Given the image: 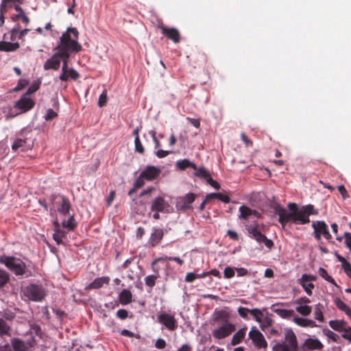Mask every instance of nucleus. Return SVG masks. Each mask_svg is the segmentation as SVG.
I'll return each mask as SVG.
<instances>
[{
    "label": "nucleus",
    "instance_id": "393cba45",
    "mask_svg": "<svg viewBox=\"0 0 351 351\" xmlns=\"http://www.w3.org/2000/svg\"><path fill=\"white\" fill-rule=\"evenodd\" d=\"M14 9L18 12V14L12 17L13 21H16L18 19H21L22 22L25 24L27 25L29 23V19L25 14V12L22 9V8L19 5H15Z\"/></svg>",
    "mask_w": 351,
    "mask_h": 351
},
{
    "label": "nucleus",
    "instance_id": "2f4dec72",
    "mask_svg": "<svg viewBox=\"0 0 351 351\" xmlns=\"http://www.w3.org/2000/svg\"><path fill=\"white\" fill-rule=\"evenodd\" d=\"M323 311L324 306L320 303L317 304L314 307V318L320 322H324Z\"/></svg>",
    "mask_w": 351,
    "mask_h": 351
},
{
    "label": "nucleus",
    "instance_id": "79ce46f5",
    "mask_svg": "<svg viewBox=\"0 0 351 351\" xmlns=\"http://www.w3.org/2000/svg\"><path fill=\"white\" fill-rule=\"evenodd\" d=\"M177 166L179 169L182 170H184L187 167H192L193 169H197L196 165L190 162L187 159H184L182 160L178 161Z\"/></svg>",
    "mask_w": 351,
    "mask_h": 351
},
{
    "label": "nucleus",
    "instance_id": "6e6552de",
    "mask_svg": "<svg viewBox=\"0 0 351 351\" xmlns=\"http://www.w3.org/2000/svg\"><path fill=\"white\" fill-rule=\"evenodd\" d=\"M249 337L257 348H266L267 347V343L263 335L256 327L252 328L249 332Z\"/></svg>",
    "mask_w": 351,
    "mask_h": 351
},
{
    "label": "nucleus",
    "instance_id": "f8f14e48",
    "mask_svg": "<svg viewBox=\"0 0 351 351\" xmlns=\"http://www.w3.org/2000/svg\"><path fill=\"white\" fill-rule=\"evenodd\" d=\"M248 232L257 242L264 243L267 247L270 249L274 245L273 241L263 234L256 227L249 228Z\"/></svg>",
    "mask_w": 351,
    "mask_h": 351
},
{
    "label": "nucleus",
    "instance_id": "aec40b11",
    "mask_svg": "<svg viewBox=\"0 0 351 351\" xmlns=\"http://www.w3.org/2000/svg\"><path fill=\"white\" fill-rule=\"evenodd\" d=\"M240 211V219H243L245 220H248L250 216L253 215L256 218L260 217V213L255 210H252L249 207L246 206H241L239 208Z\"/></svg>",
    "mask_w": 351,
    "mask_h": 351
},
{
    "label": "nucleus",
    "instance_id": "4be33fe9",
    "mask_svg": "<svg viewBox=\"0 0 351 351\" xmlns=\"http://www.w3.org/2000/svg\"><path fill=\"white\" fill-rule=\"evenodd\" d=\"M304 346L311 350H322L324 348L323 343L317 339L308 338L305 340Z\"/></svg>",
    "mask_w": 351,
    "mask_h": 351
},
{
    "label": "nucleus",
    "instance_id": "2eb2a0df",
    "mask_svg": "<svg viewBox=\"0 0 351 351\" xmlns=\"http://www.w3.org/2000/svg\"><path fill=\"white\" fill-rule=\"evenodd\" d=\"M158 27L161 30L162 34L167 38L172 40L175 43H178L180 40V34L176 28H169L162 24H159Z\"/></svg>",
    "mask_w": 351,
    "mask_h": 351
},
{
    "label": "nucleus",
    "instance_id": "7ed1b4c3",
    "mask_svg": "<svg viewBox=\"0 0 351 351\" xmlns=\"http://www.w3.org/2000/svg\"><path fill=\"white\" fill-rule=\"evenodd\" d=\"M284 339L273 347V351H298L297 337L291 328H284Z\"/></svg>",
    "mask_w": 351,
    "mask_h": 351
},
{
    "label": "nucleus",
    "instance_id": "052dcab7",
    "mask_svg": "<svg viewBox=\"0 0 351 351\" xmlns=\"http://www.w3.org/2000/svg\"><path fill=\"white\" fill-rule=\"evenodd\" d=\"M343 332L341 337L351 342V327H346Z\"/></svg>",
    "mask_w": 351,
    "mask_h": 351
},
{
    "label": "nucleus",
    "instance_id": "412c9836",
    "mask_svg": "<svg viewBox=\"0 0 351 351\" xmlns=\"http://www.w3.org/2000/svg\"><path fill=\"white\" fill-rule=\"evenodd\" d=\"M31 144L28 143L27 138H16L14 140L12 149L14 151L20 149L21 151H26L31 148Z\"/></svg>",
    "mask_w": 351,
    "mask_h": 351
},
{
    "label": "nucleus",
    "instance_id": "4d7b16f0",
    "mask_svg": "<svg viewBox=\"0 0 351 351\" xmlns=\"http://www.w3.org/2000/svg\"><path fill=\"white\" fill-rule=\"evenodd\" d=\"M145 178L142 177V175L140 174V176L137 178V179L134 183L135 188L138 189L143 186L145 185Z\"/></svg>",
    "mask_w": 351,
    "mask_h": 351
},
{
    "label": "nucleus",
    "instance_id": "3c124183",
    "mask_svg": "<svg viewBox=\"0 0 351 351\" xmlns=\"http://www.w3.org/2000/svg\"><path fill=\"white\" fill-rule=\"evenodd\" d=\"M28 84V81L25 79L19 80L17 85L12 89V91L17 92L24 88Z\"/></svg>",
    "mask_w": 351,
    "mask_h": 351
},
{
    "label": "nucleus",
    "instance_id": "69168bd1",
    "mask_svg": "<svg viewBox=\"0 0 351 351\" xmlns=\"http://www.w3.org/2000/svg\"><path fill=\"white\" fill-rule=\"evenodd\" d=\"M344 238H345V243H346V246L351 251V233L345 232Z\"/></svg>",
    "mask_w": 351,
    "mask_h": 351
},
{
    "label": "nucleus",
    "instance_id": "de8ad7c7",
    "mask_svg": "<svg viewBox=\"0 0 351 351\" xmlns=\"http://www.w3.org/2000/svg\"><path fill=\"white\" fill-rule=\"evenodd\" d=\"M8 274L6 271L0 269V288L3 287L8 282Z\"/></svg>",
    "mask_w": 351,
    "mask_h": 351
},
{
    "label": "nucleus",
    "instance_id": "0e129e2a",
    "mask_svg": "<svg viewBox=\"0 0 351 351\" xmlns=\"http://www.w3.org/2000/svg\"><path fill=\"white\" fill-rule=\"evenodd\" d=\"M217 199L224 203H228L230 201V199L228 195L221 193H217Z\"/></svg>",
    "mask_w": 351,
    "mask_h": 351
},
{
    "label": "nucleus",
    "instance_id": "4468645a",
    "mask_svg": "<svg viewBox=\"0 0 351 351\" xmlns=\"http://www.w3.org/2000/svg\"><path fill=\"white\" fill-rule=\"evenodd\" d=\"M61 60L62 53L58 51L50 58L46 60L43 65V68L45 71L49 69L56 71L60 68Z\"/></svg>",
    "mask_w": 351,
    "mask_h": 351
},
{
    "label": "nucleus",
    "instance_id": "49530a36",
    "mask_svg": "<svg viewBox=\"0 0 351 351\" xmlns=\"http://www.w3.org/2000/svg\"><path fill=\"white\" fill-rule=\"evenodd\" d=\"M62 226L64 228H68L70 230H73L76 226V223H75L73 216H71L67 221H63Z\"/></svg>",
    "mask_w": 351,
    "mask_h": 351
},
{
    "label": "nucleus",
    "instance_id": "864d4df0",
    "mask_svg": "<svg viewBox=\"0 0 351 351\" xmlns=\"http://www.w3.org/2000/svg\"><path fill=\"white\" fill-rule=\"evenodd\" d=\"M135 151L140 154L144 153V147L140 141L139 137L135 138L134 140Z\"/></svg>",
    "mask_w": 351,
    "mask_h": 351
},
{
    "label": "nucleus",
    "instance_id": "a878e982",
    "mask_svg": "<svg viewBox=\"0 0 351 351\" xmlns=\"http://www.w3.org/2000/svg\"><path fill=\"white\" fill-rule=\"evenodd\" d=\"M346 322L343 319L330 320L329 322L330 327L338 332L343 331L346 328Z\"/></svg>",
    "mask_w": 351,
    "mask_h": 351
},
{
    "label": "nucleus",
    "instance_id": "8fccbe9b",
    "mask_svg": "<svg viewBox=\"0 0 351 351\" xmlns=\"http://www.w3.org/2000/svg\"><path fill=\"white\" fill-rule=\"evenodd\" d=\"M339 260L341 261L342 267L343 268L344 272L351 278V265L349 263L346 262L343 258L339 257Z\"/></svg>",
    "mask_w": 351,
    "mask_h": 351
},
{
    "label": "nucleus",
    "instance_id": "473e14b6",
    "mask_svg": "<svg viewBox=\"0 0 351 351\" xmlns=\"http://www.w3.org/2000/svg\"><path fill=\"white\" fill-rule=\"evenodd\" d=\"M245 330L246 328H243L239 330L232 337V344L235 346L241 342V341L244 339L245 336Z\"/></svg>",
    "mask_w": 351,
    "mask_h": 351
},
{
    "label": "nucleus",
    "instance_id": "a19ab883",
    "mask_svg": "<svg viewBox=\"0 0 351 351\" xmlns=\"http://www.w3.org/2000/svg\"><path fill=\"white\" fill-rule=\"evenodd\" d=\"M318 274L324 280L334 285L337 287H339L338 285L336 284L335 280L330 276L328 275L327 271L325 269L319 267L318 270Z\"/></svg>",
    "mask_w": 351,
    "mask_h": 351
},
{
    "label": "nucleus",
    "instance_id": "e433bc0d",
    "mask_svg": "<svg viewBox=\"0 0 351 351\" xmlns=\"http://www.w3.org/2000/svg\"><path fill=\"white\" fill-rule=\"evenodd\" d=\"M160 277L159 272L154 271V274L147 276L145 278V285L149 287H153L156 285V280Z\"/></svg>",
    "mask_w": 351,
    "mask_h": 351
},
{
    "label": "nucleus",
    "instance_id": "423d86ee",
    "mask_svg": "<svg viewBox=\"0 0 351 351\" xmlns=\"http://www.w3.org/2000/svg\"><path fill=\"white\" fill-rule=\"evenodd\" d=\"M62 66L59 79L62 82H66L69 78L76 80L80 77L79 73L73 68L69 67V59H62Z\"/></svg>",
    "mask_w": 351,
    "mask_h": 351
},
{
    "label": "nucleus",
    "instance_id": "5701e85b",
    "mask_svg": "<svg viewBox=\"0 0 351 351\" xmlns=\"http://www.w3.org/2000/svg\"><path fill=\"white\" fill-rule=\"evenodd\" d=\"M57 208L59 213L65 215L69 213L70 209L69 201L64 197H60L59 200L56 202Z\"/></svg>",
    "mask_w": 351,
    "mask_h": 351
},
{
    "label": "nucleus",
    "instance_id": "0eeeda50",
    "mask_svg": "<svg viewBox=\"0 0 351 351\" xmlns=\"http://www.w3.org/2000/svg\"><path fill=\"white\" fill-rule=\"evenodd\" d=\"M197 197V195L189 193L184 196L179 197L176 201V208L178 210L185 211L192 208V203Z\"/></svg>",
    "mask_w": 351,
    "mask_h": 351
},
{
    "label": "nucleus",
    "instance_id": "ddd939ff",
    "mask_svg": "<svg viewBox=\"0 0 351 351\" xmlns=\"http://www.w3.org/2000/svg\"><path fill=\"white\" fill-rule=\"evenodd\" d=\"M29 93L23 95L15 104V107L23 112L31 110L34 106V101L29 97Z\"/></svg>",
    "mask_w": 351,
    "mask_h": 351
},
{
    "label": "nucleus",
    "instance_id": "603ef678",
    "mask_svg": "<svg viewBox=\"0 0 351 351\" xmlns=\"http://www.w3.org/2000/svg\"><path fill=\"white\" fill-rule=\"evenodd\" d=\"M107 104V91L105 90L103 91V93L100 95L99 99H98V106L99 107H103L106 106Z\"/></svg>",
    "mask_w": 351,
    "mask_h": 351
},
{
    "label": "nucleus",
    "instance_id": "5fc2aeb1",
    "mask_svg": "<svg viewBox=\"0 0 351 351\" xmlns=\"http://www.w3.org/2000/svg\"><path fill=\"white\" fill-rule=\"evenodd\" d=\"M57 116L58 113L55 112L53 109L50 108L47 110V113L45 115V119L46 121H50L56 118Z\"/></svg>",
    "mask_w": 351,
    "mask_h": 351
},
{
    "label": "nucleus",
    "instance_id": "c03bdc74",
    "mask_svg": "<svg viewBox=\"0 0 351 351\" xmlns=\"http://www.w3.org/2000/svg\"><path fill=\"white\" fill-rule=\"evenodd\" d=\"M65 237V232L61 230H55L53 234V239L58 245L62 244V238Z\"/></svg>",
    "mask_w": 351,
    "mask_h": 351
},
{
    "label": "nucleus",
    "instance_id": "bb28decb",
    "mask_svg": "<svg viewBox=\"0 0 351 351\" xmlns=\"http://www.w3.org/2000/svg\"><path fill=\"white\" fill-rule=\"evenodd\" d=\"M163 237V232L161 229H154L151 234L149 242L152 246L160 243Z\"/></svg>",
    "mask_w": 351,
    "mask_h": 351
},
{
    "label": "nucleus",
    "instance_id": "37998d69",
    "mask_svg": "<svg viewBox=\"0 0 351 351\" xmlns=\"http://www.w3.org/2000/svg\"><path fill=\"white\" fill-rule=\"evenodd\" d=\"M196 171L195 173V176L201 178L205 179L206 181L209 180L211 177L208 171H207L204 167H200L199 169H195Z\"/></svg>",
    "mask_w": 351,
    "mask_h": 351
},
{
    "label": "nucleus",
    "instance_id": "72a5a7b5",
    "mask_svg": "<svg viewBox=\"0 0 351 351\" xmlns=\"http://www.w3.org/2000/svg\"><path fill=\"white\" fill-rule=\"evenodd\" d=\"M335 304L339 310L343 311L351 319V308L346 304L339 298L335 299Z\"/></svg>",
    "mask_w": 351,
    "mask_h": 351
},
{
    "label": "nucleus",
    "instance_id": "9b49d317",
    "mask_svg": "<svg viewBox=\"0 0 351 351\" xmlns=\"http://www.w3.org/2000/svg\"><path fill=\"white\" fill-rule=\"evenodd\" d=\"M278 306H289L288 303L280 302L271 306L272 311L282 319H291L295 316V311L293 309H285L278 308Z\"/></svg>",
    "mask_w": 351,
    "mask_h": 351
},
{
    "label": "nucleus",
    "instance_id": "774afa93",
    "mask_svg": "<svg viewBox=\"0 0 351 351\" xmlns=\"http://www.w3.org/2000/svg\"><path fill=\"white\" fill-rule=\"evenodd\" d=\"M155 346L158 348V349H163L165 348L166 346V342L164 339H158L156 340V343H155Z\"/></svg>",
    "mask_w": 351,
    "mask_h": 351
},
{
    "label": "nucleus",
    "instance_id": "a18cd8bd",
    "mask_svg": "<svg viewBox=\"0 0 351 351\" xmlns=\"http://www.w3.org/2000/svg\"><path fill=\"white\" fill-rule=\"evenodd\" d=\"M216 320L227 321L230 317V313L226 310L219 311L215 313Z\"/></svg>",
    "mask_w": 351,
    "mask_h": 351
},
{
    "label": "nucleus",
    "instance_id": "6e6d98bb",
    "mask_svg": "<svg viewBox=\"0 0 351 351\" xmlns=\"http://www.w3.org/2000/svg\"><path fill=\"white\" fill-rule=\"evenodd\" d=\"M250 309H248V308L243 307V306H240L238 308V313L241 317H243L245 319H248L249 317H248L247 313H250Z\"/></svg>",
    "mask_w": 351,
    "mask_h": 351
},
{
    "label": "nucleus",
    "instance_id": "338daca9",
    "mask_svg": "<svg viewBox=\"0 0 351 351\" xmlns=\"http://www.w3.org/2000/svg\"><path fill=\"white\" fill-rule=\"evenodd\" d=\"M241 138L242 141L245 143L246 147H250L252 145V141L247 138L245 133H241Z\"/></svg>",
    "mask_w": 351,
    "mask_h": 351
},
{
    "label": "nucleus",
    "instance_id": "f3484780",
    "mask_svg": "<svg viewBox=\"0 0 351 351\" xmlns=\"http://www.w3.org/2000/svg\"><path fill=\"white\" fill-rule=\"evenodd\" d=\"M169 206L168 202L162 197L159 196L152 202L151 210L154 212L164 213Z\"/></svg>",
    "mask_w": 351,
    "mask_h": 351
},
{
    "label": "nucleus",
    "instance_id": "f257e3e1",
    "mask_svg": "<svg viewBox=\"0 0 351 351\" xmlns=\"http://www.w3.org/2000/svg\"><path fill=\"white\" fill-rule=\"evenodd\" d=\"M289 210L280 206H276V213L279 215V222L283 226L289 222L293 221L297 224H305L310 221L309 215L317 214L314 211L312 205H306L302 208H298L295 203L288 204Z\"/></svg>",
    "mask_w": 351,
    "mask_h": 351
},
{
    "label": "nucleus",
    "instance_id": "13d9d810",
    "mask_svg": "<svg viewBox=\"0 0 351 351\" xmlns=\"http://www.w3.org/2000/svg\"><path fill=\"white\" fill-rule=\"evenodd\" d=\"M311 302L309 298L304 296L299 298L293 301V304H308Z\"/></svg>",
    "mask_w": 351,
    "mask_h": 351
},
{
    "label": "nucleus",
    "instance_id": "09e8293b",
    "mask_svg": "<svg viewBox=\"0 0 351 351\" xmlns=\"http://www.w3.org/2000/svg\"><path fill=\"white\" fill-rule=\"evenodd\" d=\"M323 332L328 338L330 339L334 342H337L339 336L336 333L329 329L323 330Z\"/></svg>",
    "mask_w": 351,
    "mask_h": 351
},
{
    "label": "nucleus",
    "instance_id": "7c9ffc66",
    "mask_svg": "<svg viewBox=\"0 0 351 351\" xmlns=\"http://www.w3.org/2000/svg\"><path fill=\"white\" fill-rule=\"evenodd\" d=\"M25 0H1L0 5L3 11H8L12 8H14L16 3H23Z\"/></svg>",
    "mask_w": 351,
    "mask_h": 351
},
{
    "label": "nucleus",
    "instance_id": "cd10ccee",
    "mask_svg": "<svg viewBox=\"0 0 351 351\" xmlns=\"http://www.w3.org/2000/svg\"><path fill=\"white\" fill-rule=\"evenodd\" d=\"M18 43H10L6 41L0 42V51H14L19 48Z\"/></svg>",
    "mask_w": 351,
    "mask_h": 351
},
{
    "label": "nucleus",
    "instance_id": "4c0bfd02",
    "mask_svg": "<svg viewBox=\"0 0 351 351\" xmlns=\"http://www.w3.org/2000/svg\"><path fill=\"white\" fill-rule=\"evenodd\" d=\"M250 313L254 317L256 321L260 324L261 327H263V318L264 317V315L258 308H253L250 309Z\"/></svg>",
    "mask_w": 351,
    "mask_h": 351
},
{
    "label": "nucleus",
    "instance_id": "e2e57ef3",
    "mask_svg": "<svg viewBox=\"0 0 351 351\" xmlns=\"http://www.w3.org/2000/svg\"><path fill=\"white\" fill-rule=\"evenodd\" d=\"M117 315L119 318H120L121 319H125L128 317V311L125 310V309H119L117 312Z\"/></svg>",
    "mask_w": 351,
    "mask_h": 351
},
{
    "label": "nucleus",
    "instance_id": "1a4fd4ad",
    "mask_svg": "<svg viewBox=\"0 0 351 351\" xmlns=\"http://www.w3.org/2000/svg\"><path fill=\"white\" fill-rule=\"evenodd\" d=\"M235 330V326L232 323H226L221 326L213 330V336L217 339H224L228 337Z\"/></svg>",
    "mask_w": 351,
    "mask_h": 351
},
{
    "label": "nucleus",
    "instance_id": "ea45409f",
    "mask_svg": "<svg viewBox=\"0 0 351 351\" xmlns=\"http://www.w3.org/2000/svg\"><path fill=\"white\" fill-rule=\"evenodd\" d=\"M29 31V29H24L20 31L18 28H14L11 31V40H14L16 36L18 38L21 39Z\"/></svg>",
    "mask_w": 351,
    "mask_h": 351
},
{
    "label": "nucleus",
    "instance_id": "f03ea898",
    "mask_svg": "<svg viewBox=\"0 0 351 351\" xmlns=\"http://www.w3.org/2000/svg\"><path fill=\"white\" fill-rule=\"evenodd\" d=\"M79 32L75 27H69L60 38L56 49L62 53V59H69L71 53H78L82 46L78 43Z\"/></svg>",
    "mask_w": 351,
    "mask_h": 351
},
{
    "label": "nucleus",
    "instance_id": "58836bf2",
    "mask_svg": "<svg viewBox=\"0 0 351 351\" xmlns=\"http://www.w3.org/2000/svg\"><path fill=\"white\" fill-rule=\"evenodd\" d=\"M11 330L10 326L4 320L0 317V336L10 335V331Z\"/></svg>",
    "mask_w": 351,
    "mask_h": 351
},
{
    "label": "nucleus",
    "instance_id": "680f3d73",
    "mask_svg": "<svg viewBox=\"0 0 351 351\" xmlns=\"http://www.w3.org/2000/svg\"><path fill=\"white\" fill-rule=\"evenodd\" d=\"M197 274L193 272H189L185 276V280L188 282H192L197 278Z\"/></svg>",
    "mask_w": 351,
    "mask_h": 351
},
{
    "label": "nucleus",
    "instance_id": "f704fd0d",
    "mask_svg": "<svg viewBox=\"0 0 351 351\" xmlns=\"http://www.w3.org/2000/svg\"><path fill=\"white\" fill-rule=\"evenodd\" d=\"M295 311L302 316L309 315L312 311V307L308 304H295Z\"/></svg>",
    "mask_w": 351,
    "mask_h": 351
},
{
    "label": "nucleus",
    "instance_id": "20e7f679",
    "mask_svg": "<svg viewBox=\"0 0 351 351\" xmlns=\"http://www.w3.org/2000/svg\"><path fill=\"white\" fill-rule=\"evenodd\" d=\"M0 263L4 264L16 275H23L25 273L26 265L21 259L14 256H3L0 258Z\"/></svg>",
    "mask_w": 351,
    "mask_h": 351
},
{
    "label": "nucleus",
    "instance_id": "9d476101",
    "mask_svg": "<svg viewBox=\"0 0 351 351\" xmlns=\"http://www.w3.org/2000/svg\"><path fill=\"white\" fill-rule=\"evenodd\" d=\"M312 226L314 229L315 237L317 240H320L322 235L328 240L332 238L328 232L327 225L324 221H318L317 222H313Z\"/></svg>",
    "mask_w": 351,
    "mask_h": 351
},
{
    "label": "nucleus",
    "instance_id": "a211bd4d",
    "mask_svg": "<svg viewBox=\"0 0 351 351\" xmlns=\"http://www.w3.org/2000/svg\"><path fill=\"white\" fill-rule=\"evenodd\" d=\"M160 173V169L154 166H147L141 173L142 177L148 181L155 180Z\"/></svg>",
    "mask_w": 351,
    "mask_h": 351
},
{
    "label": "nucleus",
    "instance_id": "dca6fc26",
    "mask_svg": "<svg viewBox=\"0 0 351 351\" xmlns=\"http://www.w3.org/2000/svg\"><path fill=\"white\" fill-rule=\"evenodd\" d=\"M158 320L169 330H174L176 328V320L171 315L162 313L158 315Z\"/></svg>",
    "mask_w": 351,
    "mask_h": 351
},
{
    "label": "nucleus",
    "instance_id": "39448f33",
    "mask_svg": "<svg viewBox=\"0 0 351 351\" xmlns=\"http://www.w3.org/2000/svg\"><path fill=\"white\" fill-rule=\"evenodd\" d=\"M23 292L25 297L35 302L41 301L46 295L45 289L37 285L27 286L23 289Z\"/></svg>",
    "mask_w": 351,
    "mask_h": 351
},
{
    "label": "nucleus",
    "instance_id": "c756f323",
    "mask_svg": "<svg viewBox=\"0 0 351 351\" xmlns=\"http://www.w3.org/2000/svg\"><path fill=\"white\" fill-rule=\"evenodd\" d=\"M119 298L122 304L126 305L132 302V294L130 291L125 289L120 293Z\"/></svg>",
    "mask_w": 351,
    "mask_h": 351
},
{
    "label": "nucleus",
    "instance_id": "b1692460",
    "mask_svg": "<svg viewBox=\"0 0 351 351\" xmlns=\"http://www.w3.org/2000/svg\"><path fill=\"white\" fill-rule=\"evenodd\" d=\"M11 344L14 351H27L29 349V346L19 338H13L11 340Z\"/></svg>",
    "mask_w": 351,
    "mask_h": 351
},
{
    "label": "nucleus",
    "instance_id": "c9c22d12",
    "mask_svg": "<svg viewBox=\"0 0 351 351\" xmlns=\"http://www.w3.org/2000/svg\"><path fill=\"white\" fill-rule=\"evenodd\" d=\"M298 283L302 287L307 295H312V290L314 289V285L311 281L302 280V278L298 280Z\"/></svg>",
    "mask_w": 351,
    "mask_h": 351
},
{
    "label": "nucleus",
    "instance_id": "bf43d9fd",
    "mask_svg": "<svg viewBox=\"0 0 351 351\" xmlns=\"http://www.w3.org/2000/svg\"><path fill=\"white\" fill-rule=\"evenodd\" d=\"M223 275L226 278H231L234 275V271L232 267H226L223 271Z\"/></svg>",
    "mask_w": 351,
    "mask_h": 351
},
{
    "label": "nucleus",
    "instance_id": "6ab92c4d",
    "mask_svg": "<svg viewBox=\"0 0 351 351\" xmlns=\"http://www.w3.org/2000/svg\"><path fill=\"white\" fill-rule=\"evenodd\" d=\"M293 321L296 325L302 328H314L318 326L313 319L298 317L297 315L293 317Z\"/></svg>",
    "mask_w": 351,
    "mask_h": 351
},
{
    "label": "nucleus",
    "instance_id": "c85d7f7f",
    "mask_svg": "<svg viewBox=\"0 0 351 351\" xmlns=\"http://www.w3.org/2000/svg\"><path fill=\"white\" fill-rule=\"evenodd\" d=\"M110 278L108 277H101L95 278L88 287V289H99L104 284H108Z\"/></svg>",
    "mask_w": 351,
    "mask_h": 351
}]
</instances>
